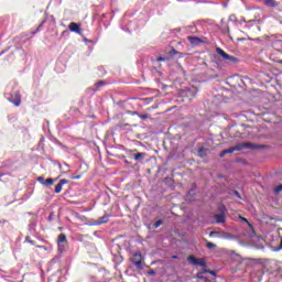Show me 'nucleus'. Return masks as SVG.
Segmentation results:
<instances>
[{"mask_svg": "<svg viewBox=\"0 0 282 282\" xmlns=\"http://www.w3.org/2000/svg\"><path fill=\"white\" fill-rule=\"evenodd\" d=\"M131 262L137 269L142 270V254L140 251L132 254Z\"/></svg>", "mask_w": 282, "mask_h": 282, "instance_id": "20e7f679", "label": "nucleus"}, {"mask_svg": "<svg viewBox=\"0 0 282 282\" xmlns=\"http://www.w3.org/2000/svg\"><path fill=\"white\" fill-rule=\"evenodd\" d=\"M109 221V216H101L97 221L96 226H101L104 224H107Z\"/></svg>", "mask_w": 282, "mask_h": 282, "instance_id": "9b49d317", "label": "nucleus"}, {"mask_svg": "<svg viewBox=\"0 0 282 282\" xmlns=\"http://www.w3.org/2000/svg\"><path fill=\"white\" fill-rule=\"evenodd\" d=\"M37 248L46 250V248L44 246H37Z\"/></svg>", "mask_w": 282, "mask_h": 282, "instance_id": "2f4dec72", "label": "nucleus"}, {"mask_svg": "<svg viewBox=\"0 0 282 282\" xmlns=\"http://www.w3.org/2000/svg\"><path fill=\"white\" fill-rule=\"evenodd\" d=\"M105 85H106V83L104 80H99L98 83L95 84L96 88H100Z\"/></svg>", "mask_w": 282, "mask_h": 282, "instance_id": "a211bd4d", "label": "nucleus"}, {"mask_svg": "<svg viewBox=\"0 0 282 282\" xmlns=\"http://www.w3.org/2000/svg\"><path fill=\"white\" fill-rule=\"evenodd\" d=\"M206 272L210 273V274H215L214 271H210V270H206Z\"/></svg>", "mask_w": 282, "mask_h": 282, "instance_id": "473e14b6", "label": "nucleus"}, {"mask_svg": "<svg viewBox=\"0 0 282 282\" xmlns=\"http://www.w3.org/2000/svg\"><path fill=\"white\" fill-rule=\"evenodd\" d=\"M148 275H155L154 270H150V271L148 272Z\"/></svg>", "mask_w": 282, "mask_h": 282, "instance_id": "bb28decb", "label": "nucleus"}, {"mask_svg": "<svg viewBox=\"0 0 282 282\" xmlns=\"http://www.w3.org/2000/svg\"><path fill=\"white\" fill-rule=\"evenodd\" d=\"M164 61H166V58H165V57H162V56L156 57V62H164Z\"/></svg>", "mask_w": 282, "mask_h": 282, "instance_id": "b1692460", "label": "nucleus"}, {"mask_svg": "<svg viewBox=\"0 0 282 282\" xmlns=\"http://www.w3.org/2000/svg\"><path fill=\"white\" fill-rule=\"evenodd\" d=\"M240 220H241V221H245V223H248V225H249V226H251V224L248 221V219H247V218H245V217L240 216Z\"/></svg>", "mask_w": 282, "mask_h": 282, "instance_id": "5701e85b", "label": "nucleus"}, {"mask_svg": "<svg viewBox=\"0 0 282 282\" xmlns=\"http://www.w3.org/2000/svg\"><path fill=\"white\" fill-rule=\"evenodd\" d=\"M133 115H138L139 116L140 113L139 112H133Z\"/></svg>", "mask_w": 282, "mask_h": 282, "instance_id": "72a5a7b5", "label": "nucleus"}, {"mask_svg": "<svg viewBox=\"0 0 282 282\" xmlns=\"http://www.w3.org/2000/svg\"><path fill=\"white\" fill-rule=\"evenodd\" d=\"M58 245V250L64 251V246L62 243H57Z\"/></svg>", "mask_w": 282, "mask_h": 282, "instance_id": "a878e982", "label": "nucleus"}, {"mask_svg": "<svg viewBox=\"0 0 282 282\" xmlns=\"http://www.w3.org/2000/svg\"><path fill=\"white\" fill-rule=\"evenodd\" d=\"M207 156V152L205 148H200L198 149V158H206Z\"/></svg>", "mask_w": 282, "mask_h": 282, "instance_id": "ddd939ff", "label": "nucleus"}, {"mask_svg": "<svg viewBox=\"0 0 282 282\" xmlns=\"http://www.w3.org/2000/svg\"><path fill=\"white\" fill-rule=\"evenodd\" d=\"M187 40L192 45H197L202 43V40L197 36H187Z\"/></svg>", "mask_w": 282, "mask_h": 282, "instance_id": "9d476101", "label": "nucleus"}, {"mask_svg": "<svg viewBox=\"0 0 282 282\" xmlns=\"http://www.w3.org/2000/svg\"><path fill=\"white\" fill-rule=\"evenodd\" d=\"M235 195H236V197H239V198H240V194H239L238 191H235Z\"/></svg>", "mask_w": 282, "mask_h": 282, "instance_id": "7c9ffc66", "label": "nucleus"}, {"mask_svg": "<svg viewBox=\"0 0 282 282\" xmlns=\"http://www.w3.org/2000/svg\"><path fill=\"white\" fill-rule=\"evenodd\" d=\"M70 180H80V175H78V176H72Z\"/></svg>", "mask_w": 282, "mask_h": 282, "instance_id": "c85d7f7f", "label": "nucleus"}, {"mask_svg": "<svg viewBox=\"0 0 282 282\" xmlns=\"http://www.w3.org/2000/svg\"><path fill=\"white\" fill-rule=\"evenodd\" d=\"M173 258H174V259H177V257H176V256H174Z\"/></svg>", "mask_w": 282, "mask_h": 282, "instance_id": "f704fd0d", "label": "nucleus"}, {"mask_svg": "<svg viewBox=\"0 0 282 282\" xmlns=\"http://www.w3.org/2000/svg\"><path fill=\"white\" fill-rule=\"evenodd\" d=\"M132 153H135V154L133 155V160H135V161H143V160L147 158V154H145V153L139 152V151H137V150H133Z\"/></svg>", "mask_w": 282, "mask_h": 282, "instance_id": "0eeeda50", "label": "nucleus"}, {"mask_svg": "<svg viewBox=\"0 0 282 282\" xmlns=\"http://www.w3.org/2000/svg\"><path fill=\"white\" fill-rule=\"evenodd\" d=\"M274 192L275 194H280L282 192V184L281 185H278L275 188H274Z\"/></svg>", "mask_w": 282, "mask_h": 282, "instance_id": "412c9836", "label": "nucleus"}, {"mask_svg": "<svg viewBox=\"0 0 282 282\" xmlns=\"http://www.w3.org/2000/svg\"><path fill=\"white\" fill-rule=\"evenodd\" d=\"M62 243H67V238L65 234L58 235L57 245H62Z\"/></svg>", "mask_w": 282, "mask_h": 282, "instance_id": "f8f14e48", "label": "nucleus"}, {"mask_svg": "<svg viewBox=\"0 0 282 282\" xmlns=\"http://www.w3.org/2000/svg\"><path fill=\"white\" fill-rule=\"evenodd\" d=\"M258 1L263 2L264 6H267L268 8H275L276 7L275 0H258Z\"/></svg>", "mask_w": 282, "mask_h": 282, "instance_id": "1a4fd4ad", "label": "nucleus"}, {"mask_svg": "<svg viewBox=\"0 0 282 282\" xmlns=\"http://www.w3.org/2000/svg\"><path fill=\"white\" fill-rule=\"evenodd\" d=\"M214 219H216L217 224H225L226 221L225 214H216L214 215Z\"/></svg>", "mask_w": 282, "mask_h": 282, "instance_id": "6e6552de", "label": "nucleus"}, {"mask_svg": "<svg viewBox=\"0 0 282 282\" xmlns=\"http://www.w3.org/2000/svg\"><path fill=\"white\" fill-rule=\"evenodd\" d=\"M262 148H263V145L254 144L251 142H241V143L236 144L234 148L223 150V152H225L226 154H234V152H237V151H243L247 149L248 150H260Z\"/></svg>", "mask_w": 282, "mask_h": 282, "instance_id": "f257e3e1", "label": "nucleus"}, {"mask_svg": "<svg viewBox=\"0 0 282 282\" xmlns=\"http://www.w3.org/2000/svg\"><path fill=\"white\" fill-rule=\"evenodd\" d=\"M138 117H139L141 120H148V119H149V115H148V113L138 115Z\"/></svg>", "mask_w": 282, "mask_h": 282, "instance_id": "6ab92c4d", "label": "nucleus"}, {"mask_svg": "<svg viewBox=\"0 0 282 282\" xmlns=\"http://www.w3.org/2000/svg\"><path fill=\"white\" fill-rule=\"evenodd\" d=\"M11 104H13L15 107H19L20 104H21V98L19 95H17V99L15 100H12V99H9Z\"/></svg>", "mask_w": 282, "mask_h": 282, "instance_id": "4468645a", "label": "nucleus"}, {"mask_svg": "<svg viewBox=\"0 0 282 282\" xmlns=\"http://www.w3.org/2000/svg\"><path fill=\"white\" fill-rule=\"evenodd\" d=\"M37 182H40V184H43L45 182V178L43 176H39Z\"/></svg>", "mask_w": 282, "mask_h": 282, "instance_id": "4be33fe9", "label": "nucleus"}, {"mask_svg": "<svg viewBox=\"0 0 282 282\" xmlns=\"http://www.w3.org/2000/svg\"><path fill=\"white\" fill-rule=\"evenodd\" d=\"M187 261L192 265H196V267H200V268H206L207 267L206 261H205L204 258H196L193 254L188 256Z\"/></svg>", "mask_w": 282, "mask_h": 282, "instance_id": "7ed1b4c3", "label": "nucleus"}, {"mask_svg": "<svg viewBox=\"0 0 282 282\" xmlns=\"http://www.w3.org/2000/svg\"><path fill=\"white\" fill-rule=\"evenodd\" d=\"M68 183H69V181H67V180H61V181L57 183L56 187H54V193L59 194V193L62 192V187H63L64 185L68 184Z\"/></svg>", "mask_w": 282, "mask_h": 282, "instance_id": "423d86ee", "label": "nucleus"}, {"mask_svg": "<svg viewBox=\"0 0 282 282\" xmlns=\"http://www.w3.org/2000/svg\"><path fill=\"white\" fill-rule=\"evenodd\" d=\"M68 31L70 32H75L77 34H82L83 33V30H80V25L76 22H70L68 24Z\"/></svg>", "mask_w": 282, "mask_h": 282, "instance_id": "39448f33", "label": "nucleus"}, {"mask_svg": "<svg viewBox=\"0 0 282 282\" xmlns=\"http://www.w3.org/2000/svg\"><path fill=\"white\" fill-rule=\"evenodd\" d=\"M216 52H217L218 56L223 57V61H226L229 64H237L238 63V58L237 57L227 54L220 47H216Z\"/></svg>", "mask_w": 282, "mask_h": 282, "instance_id": "f03ea898", "label": "nucleus"}, {"mask_svg": "<svg viewBox=\"0 0 282 282\" xmlns=\"http://www.w3.org/2000/svg\"><path fill=\"white\" fill-rule=\"evenodd\" d=\"M52 220H53V213L50 214V216H48V221H52Z\"/></svg>", "mask_w": 282, "mask_h": 282, "instance_id": "c756f323", "label": "nucleus"}, {"mask_svg": "<svg viewBox=\"0 0 282 282\" xmlns=\"http://www.w3.org/2000/svg\"><path fill=\"white\" fill-rule=\"evenodd\" d=\"M217 231H212L210 234H208L209 237H214V235H217Z\"/></svg>", "mask_w": 282, "mask_h": 282, "instance_id": "cd10ccee", "label": "nucleus"}, {"mask_svg": "<svg viewBox=\"0 0 282 282\" xmlns=\"http://www.w3.org/2000/svg\"><path fill=\"white\" fill-rule=\"evenodd\" d=\"M55 180L53 178H47L45 182L42 183L43 186H52Z\"/></svg>", "mask_w": 282, "mask_h": 282, "instance_id": "2eb2a0df", "label": "nucleus"}, {"mask_svg": "<svg viewBox=\"0 0 282 282\" xmlns=\"http://www.w3.org/2000/svg\"><path fill=\"white\" fill-rule=\"evenodd\" d=\"M206 247H207V249L212 250V249H215V248H216V245L213 243V242H210V241H208V242L206 243Z\"/></svg>", "mask_w": 282, "mask_h": 282, "instance_id": "f3484780", "label": "nucleus"}, {"mask_svg": "<svg viewBox=\"0 0 282 282\" xmlns=\"http://www.w3.org/2000/svg\"><path fill=\"white\" fill-rule=\"evenodd\" d=\"M160 226H163V220L159 219L152 225V229H158Z\"/></svg>", "mask_w": 282, "mask_h": 282, "instance_id": "dca6fc26", "label": "nucleus"}, {"mask_svg": "<svg viewBox=\"0 0 282 282\" xmlns=\"http://www.w3.org/2000/svg\"><path fill=\"white\" fill-rule=\"evenodd\" d=\"M227 153H225L224 151L220 152V154H218V158H225Z\"/></svg>", "mask_w": 282, "mask_h": 282, "instance_id": "393cba45", "label": "nucleus"}, {"mask_svg": "<svg viewBox=\"0 0 282 282\" xmlns=\"http://www.w3.org/2000/svg\"><path fill=\"white\" fill-rule=\"evenodd\" d=\"M25 242H29L31 246H35V241L30 237H25Z\"/></svg>", "mask_w": 282, "mask_h": 282, "instance_id": "aec40b11", "label": "nucleus"}]
</instances>
